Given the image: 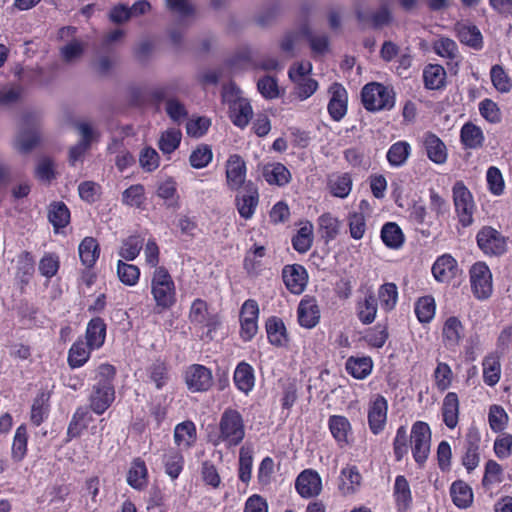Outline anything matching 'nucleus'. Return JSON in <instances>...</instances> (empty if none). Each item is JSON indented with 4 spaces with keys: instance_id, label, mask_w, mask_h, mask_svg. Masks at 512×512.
Returning a JSON list of instances; mask_svg holds the SVG:
<instances>
[{
    "instance_id": "f257e3e1",
    "label": "nucleus",
    "mask_w": 512,
    "mask_h": 512,
    "mask_svg": "<svg viewBox=\"0 0 512 512\" xmlns=\"http://www.w3.org/2000/svg\"><path fill=\"white\" fill-rule=\"evenodd\" d=\"M219 434L214 444L224 443L227 448L240 445L245 438V423L242 414L234 408H226L220 416Z\"/></svg>"
},
{
    "instance_id": "f03ea898",
    "label": "nucleus",
    "mask_w": 512,
    "mask_h": 512,
    "mask_svg": "<svg viewBox=\"0 0 512 512\" xmlns=\"http://www.w3.org/2000/svg\"><path fill=\"white\" fill-rule=\"evenodd\" d=\"M151 294L159 311L172 308L176 301V286L168 269L157 267L151 278Z\"/></svg>"
},
{
    "instance_id": "7ed1b4c3",
    "label": "nucleus",
    "mask_w": 512,
    "mask_h": 512,
    "mask_svg": "<svg viewBox=\"0 0 512 512\" xmlns=\"http://www.w3.org/2000/svg\"><path fill=\"white\" fill-rule=\"evenodd\" d=\"M363 107L370 112L390 110L395 105V94L392 89L378 83L366 84L361 90Z\"/></svg>"
},
{
    "instance_id": "20e7f679",
    "label": "nucleus",
    "mask_w": 512,
    "mask_h": 512,
    "mask_svg": "<svg viewBox=\"0 0 512 512\" xmlns=\"http://www.w3.org/2000/svg\"><path fill=\"white\" fill-rule=\"evenodd\" d=\"M452 199L458 223L467 228L474 222L476 204L471 191L462 180H458L452 187Z\"/></svg>"
},
{
    "instance_id": "39448f33",
    "label": "nucleus",
    "mask_w": 512,
    "mask_h": 512,
    "mask_svg": "<svg viewBox=\"0 0 512 512\" xmlns=\"http://www.w3.org/2000/svg\"><path fill=\"white\" fill-rule=\"evenodd\" d=\"M432 432L427 422L416 421L412 424L410 447L412 457L419 468H423L430 455Z\"/></svg>"
},
{
    "instance_id": "423d86ee",
    "label": "nucleus",
    "mask_w": 512,
    "mask_h": 512,
    "mask_svg": "<svg viewBox=\"0 0 512 512\" xmlns=\"http://www.w3.org/2000/svg\"><path fill=\"white\" fill-rule=\"evenodd\" d=\"M470 285L473 296L478 300H487L493 292L492 273L489 266L478 261L469 270Z\"/></svg>"
},
{
    "instance_id": "0eeeda50",
    "label": "nucleus",
    "mask_w": 512,
    "mask_h": 512,
    "mask_svg": "<svg viewBox=\"0 0 512 512\" xmlns=\"http://www.w3.org/2000/svg\"><path fill=\"white\" fill-rule=\"evenodd\" d=\"M476 242L487 256H501L507 251V238L491 226H483L477 232Z\"/></svg>"
},
{
    "instance_id": "6e6552de",
    "label": "nucleus",
    "mask_w": 512,
    "mask_h": 512,
    "mask_svg": "<svg viewBox=\"0 0 512 512\" xmlns=\"http://www.w3.org/2000/svg\"><path fill=\"white\" fill-rule=\"evenodd\" d=\"M481 433L476 425L468 427L464 437V453L461 458L462 465L468 473L475 470L480 463Z\"/></svg>"
},
{
    "instance_id": "1a4fd4ad",
    "label": "nucleus",
    "mask_w": 512,
    "mask_h": 512,
    "mask_svg": "<svg viewBox=\"0 0 512 512\" xmlns=\"http://www.w3.org/2000/svg\"><path fill=\"white\" fill-rule=\"evenodd\" d=\"M184 380L188 390L193 393L207 392L214 384L211 369L202 364L188 366L184 373Z\"/></svg>"
},
{
    "instance_id": "9d476101",
    "label": "nucleus",
    "mask_w": 512,
    "mask_h": 512,
    "mask_svg": "<svg viewBox=\"0 0 512 512\" xmlns=\"http://www.w3.org/2000/svg\"><path fill=\"white\" fill-rule=\"evenodd\" d=\"M235 196V206L241 218L251 219L259 204V189L257 185L248 180Z\"/></svg>"
},
{
    "instance_id": "9b49d317",
    "label": "nucleus",
    "mask_w": 512,
    "mask_h": 512,
    "mask_svg": "<svg viewBox=\"0 0 512 512\" xmlns=\"http://www.w3.org/2000/svg\"><path fill=\"white\" fill-rule=\"evenodd\" d=\"M282 280L286 289L294 294H302L308 284L309 275L306 268L301 264H287L282 268Z\"/></svg>"
},
{
    "instance_id": "f8f14e48",
    "label": "nucleus",
    "mask_w": 512,
    "mask_h": 512,
    "mask_svg": "<svg viewBox=\"0 0 512 512\" xmlns=\"http://www.w3.org/2000/svg\"><path fill=\"white\" fill-rule=\"evenodd\" d=\"M388 401L383 395H376L368 405V426L373 435H379L387 423Z\"/></svg>"
},
{
    "instance_id": "ddd939ff",
    "label": "nucleus",
    "mask_w": 512,
    "mask_h": 512,
    "mask_svg": "<svg viewBox=\"0 0 512 512\" xmlns=\"http://www.w3.org/2000/svg\"><path fill=\"white\" fill-rule=\"evenodd\" d=\"M295 490L304 499L317 497L322 491L321 476L312 468L304 469L295 479Z\"/></svg>"
},
{
    "instance_id": "4468645a",
    "label": "nucleus",
    "mask_w": 512,
    "mask_h": 512,
    "mask_svg": "<svg viewBox=\"0 0 512 512\" xmlns=\"http://www.w3.org/2000/svg\"><path fill=\"white\" fill-rule=\"evenodd\" d=\"M226 184L231 191H239L245 184L247 166L239 154H232L226 161Z\"/></svg>"
},
{
    "instance_id": "2eb2a0df",
    "label": "nucleus",
    "mask_w": 512,
    "mask_h": 512,
    "mask_svg": "<svg viewBox=\"0 0 512 512\" xmlns=\"http://www.w3.org/2000/svg\"><path fill=\"white\" fill-rule=\"evenodd\" d=\"M328 92L330 99L327 105V111L333 121H341L347 114L348 92L345 87L338 82L330 85Z\"/></svg>"
},
{
    "instance_id": "dca6fc26",
    "label": "nucleus",
    "mask_w": 512,
    "mask_h": 512,
    "mask_svg": "<svg viewBox=\"0 0 512 512\" xmlns=\"http://www.w3.org/2000/svg\"><path fill=\"white\" fill-rule=\"evenodd\" d=\"M321 312L317 300L313 296L305 295L297 307V320L301 327L312 329L320 322Z\"/></svg>"
},
{
    "instance_id": "f3484780",
    "label": "nucleus",
    "mask_w": 512,
    "mask_h": 512,
    "mask_svg": "<svg viewBox=\"0 0 512 512\" xmlns=\"http://www.w3.org/2000/svg\"><path fill=\"white\" fill-rule=\"evenodd\" d=\"M431 271L437 282L450 283L458 276L460 269L457 260L451 254L445 253L436 258Z\"/></svg>"
},
{
    "instance_id": "a211bd4d",
    "label": "nucleus",
    "mask_w": 512,
    "mask_h": 512,
    "mask_svg": "<svg viewBox=\"0 0 512 512\" xmlns=\"http://www.w3.org/2000/svg\"><path fill=\"white\" fill-rule=\"evenodd\" d=\"M422 147L427 158L437 165H443L448 159V149L445 143L435 133L428 131L422 136Z\"/></svg>"
},
{
    "instance_id": "6ab92c4d",
    "label": "nucleus",
    "mask_w": 512,
    "mask_h": 512,
    "mask_svg": "<svg viewBox=\"0 0 512 512\" xmlns=\"http://www.w3.org/2000/svg\"><path fill=\"white\" fill-rule=\"evenodd\" d=\"M91 411L92 410L87 406H79L76 408L67 427L66 443L75 438H79L89 427L90 423L93 422L94 418Z\"/></svg>"
},
{
    "instance_id": "aec40b11",
    "label": "nucleus",
    "mask_w": 512,
    "mask_h": 512,
    "mask_svg": "<svg viewBox=\"0 0 512 512\" xmlns=\"http://www.w3.org/2000/svg\"><path fill=\"white\" fill-rule=\"evenodd\" d=\"M127 484L137 491H143L149 484V471L146 462L141 457L132 459L126 474Z\"/></svg>"
},
{
    "instance_id": "412c9836",
    "label": "nucleus",
    "mask_w": 512,
    "mask_h": 512,
    "mask_svg": "<svg viewBox=\"0 0 512 512\" xmlns=\"http://www.w3.org/2000/svg\"><path fill=\"white\" fill-rule=\"evenodd\" d=\"M268 343L276 348L287 347L289 335L284 321L278 316H270L265 322Z\"/></svg>"
},
{
    "instance_id": "4be33fe9",
    "label": "nucleus",
    "mask_w": 512,
    "mask_h": 512,
    "mask_svg": "<svg viewBox=\"0 0 512 512\" xmlns=\"http://www.w3.org/2000/svg\"><path fill=\"white\" fill-rule=\"evenodd\" d=\"M23 122L29 125L34 122V117L31 114L24 115ZM40 142V135L38 128L34 123L28 129L22 130L15 141V148L23 154L32 151Z\"/></svg>"
},
{
    "instance_id": "5701e85b",
    "label": "nucleus",
    "mask_w": 512,
    "mask_h": 512,
    "mask_svg": "<svg viewBox=\"0 0 512 512\" xmlns=\"http://www.w3.org/2000/svg\"><path fill=\"white\" fill-rule=\"evenodd\" d=\"M161 462L165 474L171 481L177 480L185 467V458L182 451L174 447L164 451Z\"/></svg>"
},
{
    "instance_id": "b1692460",
    "label": "nucleus",
    "mask_w": 512,
    "mask_h": 512,
    "mask_svg": "<svg viewBox=\"0 0 512 512\" xmlns=\"http://www.w3.org/2000/svg\"><path fill=\"white\" fill-rule=\"evenodd\" d=\"M255 371L251 364L241 361L236 365L233 373L235 387L245 395H248L255 387Z\"/></svg>"
},
{
    "instance_id": "393cba45",
    "label": "nucleus",
    "mask_w": 512,
    "mask_h": 512,
    "mask_svg": "<svg viewBox=\"0 0 512 512\" xmlns=\"http://www.w3.org/2000/svg\"><path fill=\"white\" fill-rule=\"evenodd\" d=\"M441 416L445 426L454 429L459 423L460 401L456 392H448L442 401Z\"/></svg>"
},
{
    "instance_id": "a878e982",
    "label": "nucleus",
    "mask_w": 512,
    "mask_h": 512,
    "mask_svg": "<svg viewBox=\"0 0 512 512\" xmlns=\"http://www.w3.org/2000/svg\"><path fill=\"white\" fill-rule=\"evenodd\" d=\"M107 324L104 319L96 316L89 320L85 330V339L91 349H100L106 340Z\"/></svg>"
},
{
    "instance_id": "bb28decb",
    "label": "nucleus",
    "mask_w": 512,
    "mask_h": 512,
    "mask_svg": "<svg viewBox=\"0 0 512 512\" xmlns=\"http://www.w3.org/2000/svg\"><path fill=\"white\" fill-rule=\"evenodd\" d=\"M393 499L398 512H406L412 506L413 497L410 484L404 475H398L395 478Z\"/></svg>"
},
{
    "instance_id": "cd10ccee",
    "label": "nucleus",
    "mask_w": 512,
    "mask_h": 512,
    "mask_svg": "<svg viewBox=\"0 0 512 512\" xmlns=\"http://www.w3.org/2000/svg\"><path fill=\"white\" fill-rule=\"evenodd\" d=\"M262 175L269 185L284 187L292 180L290 170L281 162H273L264 165Z\"/></svg>"
},
{
    "instance_id": "c85d7f7f",
    "label": "nucleus",
    "mask_w": 512,
    "mask_h": 512,
    "mask_svg": "<svg viewBox=\"0 0 512 512\" xmlns=\"http://www.w3.org/2000/svg\"><path fill=\"white\" fill-rule=\"evenodd\" d=\"M116 398L115 390L91 388L87 406L97 415H103L113 404Z\"/></svg>"
},
{
    "instance_id": "c756f323",
    "label": "nucleus",
    "mask_w": 512,
    "mask_h": 512,
    "mask_svg": "<svg viewBox=\"0 0 512 512\" xmlns=\"http://www.w3.org/2000/svg\"><path fill=\"white\" fill-rule=\"evenodd\" d=\"M101 253L99 242L91 236L84 237L78 246V254L81 264L87 269L96 265Z\"/></svg>"
},
{
    "instance_id": "7c9ffc66",
    "label": "nucleus",
    "mask_w": 512,
    "mask_h": 512,
    "mask_svg": "<svg viewBox=\"0 0 512 512\" xmlns=\"http://www.w3.org/2000/svg\"><path fill=\"white\" fill-rule=\"evenodd\" d=\"M173 437L178 449H190L197 440L196 425L191 420L178 423L174 428Z\"/></svg>"
},
{
    "instance_id": "2f4dec72",
    "label": "nucleus",
    "mask_w": 512,
    "mask_h": 512,
    "mask_svg": "<svg viewBox=\"0 0 512 512\" xmlns=\"http://www.w3.org/2000/svg\"><path fill=\"white\" fill-rule=\"evenodd\" d=\"M378 311L377 298L372 290H368L363 299L356 303V314L359 321L364 325L373 323Z\"/></svg>"
},
{
    "instance_id": "473e14b6",
    "label": "nucleus",
    "mask_w": 512,
    "mask_h": 512,
    "mask_svg": "<svg viewBox=\"0 0 512 512\" xmlns=\"http://www.w3.org/2000/svg\"><path fill=\"white\" fill-rule=\"evenodd\" d=\"M460 142L465 149L482 148L485 142L483 130L473 122H466L460 129Z\"/></svg>"
},
{
    "instance_id": "72a5a7b5",
    "label": "nucleus",
    "mask_w": 512,
    "mask_h": 512,
    "mask_svg": "<svg viewBox=\"0 0 512 512\" xmlns=\"http://www.w3.org/2000/svg\"><path fill=\"white\" fill-rule=\"evenodd\" d=\"M423 83L427 90H442L447 84V73L440 64H428L423 69Z\"/></svg>"
},
{
    "instance_id": "f704fd0d",
    "label": "nucleus",
    "mask_w": 512,
    "mask_h": 512,
    "mask_svg": "<svg viewBox=\"0 0 512 512\" xmlns=\"http://www.w3.org/2000/svg\"><path fill=\"white\" fill-rule=\"evenodd\" d=\"M328 428L339 447L348 444V436L352 433V426L348 418L343 415H331L328 419Z\"/></svg>"
},
{
    "instance_id": "c9c22d12",
    "label": "nucleus",
    "mask_w": 512,
    "mask_h": 512,
    "mask_svg": "<svg viewBox=\"0 0 512 512\" xmlns=\"http://www.w3.org/2000/svg\"><path fill=\"white\" fill-rule=\"evenodd\" d=\"M353 179L350 173H334L328 176L327 187L332 196L344 199L352 190Z\"/></svg>"
},
{
    "instance_id": "e433bc0d",
    "label": "nucleus",
    "mask_w": 512,
    "mask_h": 512,
    "mask_svg": "<svg viewBox=\"0 0 512 512\" xmlns=\"http://www.w3.org/2000/svg\"><path fill=\"white\" fill-rule=\"evenodd\" d=\"M87 342L78 338L68 351L67 363L71 369L83 367L90 359L92 351Z\"/></svg>"
},
{
    "instance_id": "4c0bfd02",
    "label": "nucleus",
    "mask_w": 512,
    "mask_h": 512,
    "mask_svg": "<svg viewBox=\"0 0 512 512\" xmlns=\"http://www.w3.org/2000/svg\"><path fill=\"white\" fill-rule=\"evenodd\" d=\"M29 433L26 424L19 425L12 440L11 459L15 463L22 462L28 453Z\"/></svg>"
},
{
    "instance_id": "58836bf2",
    "label": "nucleus",
    "mask_w": 512,
    "mask_h": 512,
    "mask_svg": "<svg viewBox=\"0 0 512 512\" xmlns=\"http://www.w3.org/2000/svg\"><path fill=\"white\" fill-rule=\"evenodd\" d=\"M347 373L357 380L367 378L373 370V360L370 356H350L345 363Z\"/></svg>"
},
{
    "instance_id": "ea45409f",
    "label": "nucleus",
    "mask_w": 512,
    "mask_h": 512,
    "mask_svg": "<svg viewBox=\"0 0 512 512\" xmlns=\"http://www.w3.org/2000/svg\"><path fill=\"white\" fill-rule=\"evenodd\" d=\"M463 329L461 321L456 316L448 317L442 328L444 345L447 348L458 346L463 335Z\"/></svg>"
},
{
    "instance_id": "a19ab883",
    "label": "nucleus",
    "mask_w": 512,
    "mask_h": 512,
    "mask_svg": "<svg viewBox=\"0 0 512 512\" xmlns=\"http://www.w3.org/2000/svg\"><path fill=\"white\" fill-rule=\"evenodd\" d=\"M340 490L344 495L355 493L361 486L362 475L356 465H347L340 473Z\"/></svg>"
},
{
    "instance_id": "79ce46f5",
    "label": "nucleus",
    "mask_w": 512,
    "mask_h": 512,
    "mask_svg": "<svg viewBox=\"0 0 512 512\" xmlns=\"http://www.w3.org/2000/svg\"><path fill=\"white\" fill-rule=\"evenodd\" d=\"M450 495L454 505L466 509L473 503L472 488L463 480H456L451 484Z\"/></svg>"
},
{
    "instance_id": "37998d69",
    "label": "nucleus",
    "mask_w": 512,
    "mask_h": 512,
    "mask_svg": "<svg viewBox=\"0 0 512 512\" xmlns=\"http://www.w3.org/2000/svg\"><path fill=\"white\" fill-rule=\"evenodd\" d=\"M48 220L56 233L65 228L70 223V210L67 205L62 201L52 202L48 208Z\"/></svg>"
},
{
    "instance_id": "c03bdc74",
    "label": "nucleus",
    "mask_w": 512,
    "mask_h": 512,
    "mask_svg": "<svg viewBox=\"0 0 512 512\" xmlns=\"http://www.w3.org/2000/svg\"><path fill=\"white\" fill-rule=\"evenodd\" d=\"M147 376L149 381L154 383L155 388L161 390L167 385L169 375V365L166 360L157 358L147 367Z\"/></svg>"
},
{
    "instance_id": "a18cd8bd",
    "label": "nucleus",
    "mask_w": 512,
    "mask_h": 512,
    "mask_svg": "<svg viewBox=\"0 0 512 512\" xmlns=\"http://www.w3.org/2000/svg\"><path fill=\"white\" fill-rule=\"evenodd\" d=\"M228 109L229 118L235 126L243 129L249 124L253 115V109L247 99L232 104Z\"/></svg>"
},
{
    "instance_id": "49530a36",
    "label": "nucleus",
    "mask_w": 512,
    "mask_h": 512,
    "mask_svg": "<svg viewBox=\"0 0 512 512\" xmlns=\"http://www.w3.org/2000/svg\"><path fill=\"white\" fill-rule=\"evenodd\" d=\"M411 150V145L405 140L393 143L386 153L389 165L395 168L403 166L410 157Z\"/></svg>"
},
{
    "instance_id": "de8ad7c7",
    "label": "nucleus",
    "mask_w": 512,
    "mask_h": 512,
    "mask_svg": "<svg viewBox=\"0 0 512 512\" xmlns=\"http://www.w3.org/2000/svg\"><path fill=\"white\" fill-rule=\"evenodd\" d=\"M117 370L109 363H102L95 369L94 384L91 388L115 390L114 380Z\"/></svg>"
},
{
    "instance_id": "09e8293b",
    "label": "nucleus",
    "mask_w": 512,
    "mask_h": 512,
    "mask_svg": "<svg viewBox=\"0 0 512 512\" xmlns=\"http://www.w3.org/2000/svg\"><path fill=\"white\" fill-rule=\"evenodd\" d=\"M317 222L319 233L326 244L336 239L340 232V221L337 217L327 212L320 215Z\"/></svg>"
},
{
    "instance_id": "8fccbe9b",
    "label": "nucleus",
    "mask_w": 512,
    "mask_h": 512,
    "mask_svg": "<svg viewBox=\"0 0 512 512\" xmlns=\"http://www.w3.org/2000/svg\"><path fill=\"white\" fill-rule=\"evenodd\" d=\"M302 35L309 43L313 57L322 56L329 52L330 41L326 34H313L310 27L305 24L301 28Z\"/></svg>"
},
{
    "instance_id": "3c124183",
    "label": "nucleus",
    "mask_w": 512,
    "mask_h": 512,
    "mask_svg": "<svg viewBox=\"0 0 512 512\" xmlns=\"http://www.w3.org/2000/svg\"><path fill=\"white\" fill-rule=\"evenodd\" d=\"M457 36L461 43L474 49H481L483 38L480 30L475 25L460 24L456 25Z\"/></svg>"
},
{
    "instance_id": "603ef678",
    "label": "nucleus",
    "mask_w": 512,
    "mask_h": 512,
    "mask_svg": "<svg viewBox=\"0 0 512 512\" xmlns=\"http://www.w3.org/2000/svg\"><path fill=\"white\" fill-rule=\"evenodd\" d=\"M50 395L44 392L39 393L33 400L30 412V420L36 427L40 426L49 414Z\"/></svg>"
},
{
    "instance_id": "864d4df0",
    "label": "nucleus",
    "mask_w": 512,
    "mask_h": 512,
    "mask_svg": "<svg viewBox=\"0 0 512 512\" xmlns=\"http://www.w3.org/2000/svg\"><path fill=\"white\" fill-rule=\"evenodd\" d=\"M313 225L306 222L291 239L292 247L300 254H304L310 250L313 244Z\"/></svg>"
},
{
    "instance_id": "5fc2aeb1",
    "label": "nucleus",
    "mask_w": 512,
    "mask_h": 512,
    "mask_svg": "<svg viewBox=\"0 0 512 512\" xmlns=\"http://www.w3.org/2000/svg\"><path fill=\"white\" fill-rule=\"evenodd\" d=\"M414 312L420 323H430L436 313L434 297L432 295H425L418 298L414 305Z\"/></svg>"
},
{
    "instance_id": "6e6d98bb",
    "label": "nucleus",
    "mask_w": 512,
    "mask_h": 512,
    "mask_svg": "<svg viewBox=\"0 0 512 512\" xmlns=\"http://www.w3.org/2000/svg\"><path fill=\"white\" fill-rule=\"evenodd\" d=\"M389 338L388 325L386 323H377L365 331L363 340L371 348H382Z\"/></svg>"
},
{
    "instance_id": "4d7b16f0",
    "label": "nucleus",
    "mask_w": 512,
    "mask_h": 512,
    "mask_svg": "<svg viewBox=\"0 0 512 512\" xmlns=\"http://www.w3.org/2000/svg\"><path fill=\"white\" fill-rule=\"evenodd\" d=\"M182 132L178 128H168L163 131L158 140V148L164 155H170L180 146Z\"/></svg>"
},
{
    "instance_id": "13d9d810",
    "label": "nucleus",
    "mask_w": 512,
    "mask_h": 512,
    "mask_svg": "<svg viewBox=\"0 0 512 512\" xmlns=\"http://www.w3.org/2000/svg\"><path fill=\"white\" fill-rule=\"evenodd\" d=\"M377 297L381 308L386 312H391L397 305L398 288L393 282H386L378 288Z\"/></svg>"
},
{
    "instance_id": "bf43d9fd",
    "label": "nucleus",
    "mask_w": 512,
    "mask_h": 512,
    "mask_svg": "<svg viewBox=\"0 0 512 512\" xmlns=\"http://www.w3.org/2000/svg\"><path fill=\"white\" fill-rule=\"evenodd\" d=\"M410 447V436L405 425L397 428L393 438L392 448L395 462H401L407 456Z\"/></svg>"
},
{
    "instance_id": "052dcab7",
    "label": "nucleus",
    "mask_w": 512,
    "mask_h": 512,
    "mask_svg": "<svg viewBox=\"0 0 512 512\" xmlns=\"http://www.w3.org/2000/svg\"><path fill=\"white\" fill-rule=\"evenodd\" d=\"M381 239L387 247L397 249L404 243V234L397 223L387 222L381 228Z\"/></svg>"
},
{
    "instance_id": "680f3d73",
    "label": "nucleus",
    "mask_w": 512,
    "mask_h": 512,
    "mask_svg": "<svg viewBox=\"0 0 512 512\" xmlns=\"http://www.w3.org/2000/svg\"><path fill=\"white\" fill-rule=\"evenodd\" d=\"M356 17L360 23L370 22L371 27L374 29L389 25L392 21L391 12L386 6H382L379 10L373 12L370 18L363 11L357 10Z\"/></svg>"
},
{
    "instance_id": "e2e57ef3",
    "label": "nucleus",
    "mask_w": 512,
    "mask_h": 512,
    "mask_svg": "<svg viewBox=\"0 0 512 512\" xmlns=\"http://www.w3.org/2000/svg\"><path fill=\"white\" fill-rule=\"evenodd\" d=\"M253 450L242 446L239 451L238 478L245 485H248L252 477Z\"/></svg>"
},
{
    "instance_id": "0e129e2a",
    "label": "nucleus",
    "mask_w": 512,
    "mask_h": 512,
    "mask_svg": "<svg viewBox=\"0 0 512 512\" xmlns=\"http://www.w3.org/2000/svg\"><path fill=\"white\" fill-rule=\"evenodd\" d=\"M503 481V468L495 460H488L485 463L484 475L481 484L485 491H489L494 485Z\"/></svg>"
},
{
    "instance_id": "69168bd1",
    "label": "nucleus",
    "mask_w": 512,
    "mask_h": 512,
    "mask_svg": "<svg viewBox=\"0 0 512 512\" xmlns=\"http://www.w3.org/2000/svg\"><path fill=\"white\" fill-rule=\"evenodd\" d=\"M144 245V238L141 235H130L122 241L119 256L126 261H133L138 257Z\"/></svg>"
},
{
    "instance_id": "338daca9",
    "label": "nucleus",
    "mask_w": 512,
    "mask_h": 512,
    "mask_svg": "<svg viewBox=\"0 0 512 512\" xmlns=\"http://www.w3.org/2000/svg\"><path fill=\"white\" fill-rule=\"evenodd\" d=\"M483 381L486 385L494 387L501 377V364L498 358L486 356L482 362Z\"/></svg>"
},
{
    "instance_id": "774afa93",
    "label": "nucleus",
    "mask_w": 512,
    "mask_h": 512,
    "mask_svg": "<svg viewBox=\"0 0 512 512\" xmlns=\"http://www.w3.org/2000/svg\"><path fill=\"white\" fill-rule=\"evenodd\" d=\"M121 201L124 205L142 208L146 201L145 188L142 184H133L122 192Z\"/></svg>"
}]
</instances>
